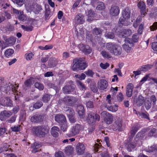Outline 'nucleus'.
Masks as SVG:
<instances>
[{"label":"nucleus","mask_w":157,"mask_h":157,"mask_svg":"<svg viewBox=\"0 0 157 157\" xmlns=\"http://www.w3.org/2000/svg\"><path fill=\"white\" fill-rule=\"evenodd\" d=\"M142 136L141 133L138 132L134 139L128 138L126 144L127 150L128 151H132L136 147H140L142 145Z\"/></svg>","instance_id":"nucleus-1"},{"label":"nucleus","mask_w":157,"mask_h":157,"mask_svg":"<svg viewBox=\"0 0 157 157\" xmlns=\"http://www.w3.org/2000/svg\"><path fill=\"white\" fill-rule=\"evenodd\" d=\"M73 63L72 69L74 71L84 70L88 66L84 57L75 58L73 59Z\"/></svg>","instance_id":"nucleus-2"},{"label":"nucleus","mask_w":157,"mask_h":157,"mask_svg":"<svg viewBox=\"0 0 157 157\" xmlns=\"http://www.w3.org/2000/svg\"><path fill=\"white\" fill-rule=\"evenodd\" d=\"M25 6L27 10L33 11L36 14L39 13L42 10L41 6L37 4L35 0H26Z\"/></svg>","instance_id":"nucleus-3"},{"label":"nucleus","mask_w":157,"mask_h":157,"mask_svg":"<svg viewBox=\"0 0 157 157\" xmlns=\"http://www.w3.org/2000/svg\"><path fill=\"white\" fill-rule=\"evenodd\" d=\"M32 131L36 136L44 137L48 134L49 129L47 126L41 125L33 127Z\"/></svg>","instance_id":"nucleus-4"},{"label":"nucleus","mask_w":157,"mask_h":157,"mask_svg":"<svg viewBox=\"0 0 157 157\" xmlns=\"http://www.w3.org/2000/svg\"><path fill=\"white\" fill-rule=\"evenodd\" d=\"M106 48L110 53L115 56L121 55L122 52L121 47L113 43H107Z\"/></svg>","instance_id":"nucleus-5"},{"label":"nucleus","mask_w":157,"mask_h":157,"mask_svg":"<svg viewBox=\"0 0 157 157\" xmlns=\"http://www.w3.org/2000/svg\"><path fill=\"white\" fill-rule=\"evenodd\" d=\"M100 116L98 114H95L92 112H90L87 113V121L90 124H94L96 120L99 121Z\"/></svg>","instance_id":"nucleus-6"},{"label":"nucleus","mask_w":157,"mask_h":157,"mask_svg":"<svg viewBox=\"0 0 157 157\" xmlns=\"http://www.w3.org/2000/svg\"><path fill=\"white\" fill-rule=\"evenodd\" d=\"M130 10L128 8H125L122 13V17L119 19V21L121 23L124 25V22L130 17Z\"/></svg>","instance_id":"nucleus-7"},{"label":"nucleus","mask_w":157,"mask_h":157,"mask_svg":"<svg viewBox=\"0 0 157 157\" xmlns=\"http://www.w3.org/2000/svg\"><path fill=\"white\" fill-rule=\"evenodd\" d=\"M101 114L103 117L104 121L107 124H111L113 121V117L111 114L106 111H103Z\"/></svg>","instance_id":"nucleus-8"},{"label":"nucleus","mask_w":157,"mask_h":157,"mask_svg":"<svg viewBox=\"0 0 157 157\" xmlns=\"http://www.w3.org/2000/svg\"><path fill=\"white\" fill-rule=\"evenodd\" d=\"M122 120L120 118H118L115 121L112 128L114 131H121L122 130Z\"/></svg>","instance_id":"nucleus-9"},{"label":"nucleus","mask_w":157,"mask_h":157,"mask_svg":"<svg viewBox=\"0 0 157 157\" xmlns=\"http://www.w3.org/2000/svg\"><path fill=\"white\" fill-rule=\"evenodd\" d=\"M0 104L6 106H12L13 105L12 101L9 98H0Z\"/></svg>","instance_id":"nucleus-10"},{"label":"nucleus","mask_w":157,"mask_h":157,"mask_svg":"<svg viewBox=\"0 0 157 157\" xmlns=\"http://www.w3.org/2000/svg\"><path fill=\"white\" fill-rule=\"evenodd\" d=\"M82 129H83V127L81 125L76 124L71 128L70 135L72 136H74L77 134L79 133L80 130Z\"/></svg>","instance_id":"nucleus-11"},{"label":"nucleus","mask_w":157,"mask_h":157,"mask_svg":"<svg viewBox=\"0 0 157 157\" xmlns=\"http://www.w3.org/2000/svg\"><path fill=\"white\" fill-rule=\"evenodd\" d=\"M108 86V82L104 79H100L98 83V86L99 89L104 90L106 89Z\"/></svg>","instance_id":"nucleus-12"},{"label":"nucleus","mask_w":157,"mask_h":157,"mask_svg":"<svg viewBox=\"0 0 157 157\" xmlns=\"http://www.w3.org/2000/svg\"><path fill=\"white\" fill-rule=\"evenodd\" d=\"M85 146L82 143H79L76 147V152L78 155H82L84 152Z\"/></svg>","instance_id":"nucleus-13"},{"label":"nucleus","mask_w":157,"mask_h":157,"mask_svg":"<svg viewBox=\"0 0 157 157\" xmlns=\"http://www.w3.org/2000/svg\"><path fill=\"white\" fill-rule=\"evenodd\" d=\"M138 6L140 9L141 16L144 17L147 14L146 11L145 3L142 1L138 3Z\"/></svg>","instance_id":"nucleus-14"},{"label":"nucleus","mask_w":157,"mask_h":157,"mask_svg":"<svg viewBox=\"0 0 157 157\" xmlns=\"http://www.w3.org/2000/svg\"><path fill=\"white\" fill-rule=\"evenodd\" d=\"M132 32V30L129 29H123L119 34V37L120 38H125L127 36H130Z\"/></svg>","instance_id":"nucleus-15"},{"label":"nucleus","mask_w":157,"mask_h":157,"mask_svg":"<svg viewBox=\"0 0 157 157\" xmlns=\"http://www.w3.org/2000/svg\"><path fill=\"white\" fill-rule=\"evenodd\" d=\"M120 10L118 6H112L109 10L110 14L113 16H117L119 13Z\"/></svg>","instance_id":"nucleus-16"},{"label":"nucleus","mask_w":157,"mask_h":157,"mask_svg":"<svg viewBox=\"0 0 157 157\" xmlns=\"http://www.w3.org/2000/svg\"><path fill=\"white\" fill-rule=\"evenodd\" d=\"M43 116L39 114H36L31 118V121L33 122H40L43 120Z\"/></svg>","instance_id":"nucleus-17"},{"label":"nucleus","mask_w":157,"mask_h":157,"mask_svg":"<svg viewBox=\"0 0 157 157\" xmlns=\"http://www.w3.org/2000/svg\"><path fill=\"white\" fill-rule=\"evenodd\" d=\"M55 120L57 122L61 124L64 123L66 121L65 117L62 114L56 115L55 117Z\"/></svg>","instance_id":"nucleus-18"},{"label":"nucleus","mask_w":157,"mask_h":157,"mask_svg":"<svg viewBox=\"0 0 157 157\" xmlns=\"http://www.w3.org/2000/svg\"><path fill=\"white\" fill-rule=\"evenodd\" d=\"M77 111L81 118H83L84 117L85 110L83 106L82 105H78L77 106Z\"/></svg>","instance_id":"nucleus-19"},{"label":"nucleus","mask_w":157,"mask_h":157,"mask_svg":"<svg viewBox=\"0 0 157 157\" xmlns=\"http://www.w3.org/2000/svg\"><path fill=\"white\" fill-rule=\"evenodd\" d=\"M133 89V85L132 83H129L127 86L126 90V94L127 97H130L132 95Z\"/></svg>","instance_id":"nucleus-20"},{"label":"nucleus","mask_w":157,"mask_h":157,"mask_svg":"<svg viewBox=\"0 0 157 157\" xmlns=\"http://www.w3.org/2000/svg\"><path fill=\"white\" fill-rule=\"evenodd\" d=\"M69 121L71 123H74L76 121V118L75 116L74 110L69 108Z\"/></svg>","instance_id":"nucleus-21"},{"label":"nucleus","mask_w":157,"mask_h":157,"mask_svg":"<svg viewBox=\"0 0 157 157\" xmlns=\"http://www.w3.org/2000/svg\"><path fill=\"white\" fill-rule=\"evenodd\" d=\"M84 16L80 14L76 15L75 18V22L77 24H82L84 22Z\"/></svg>","instance_id":"nucleus-22"},{"label":"nucleus","mask_w":157,"mask_h":157,"mask_svg":"<svg viewBox=\"0 0 157 157\" xmlns=\"http://www.w3.org/2000/svg\"><path fill=\"white\" fill-rule=\"evenodd\" d=\"M12 114V113L11 112L6 110H4L0 114V119L3 121L6 117H8L10 116Z\"/></svg>","instance_id":"nucleus-23"},{"label":"nucleus","mask_w":157,"mask_h":157,"mask_svg":"<svg viewBox=\"0 0 157 157\" xmlns=\"http://www.w3.org/2000/svg\"><path fill=\"white\" fill-rule=\"evenodd\" d=\"M32 78L30 77V78L27 79L24 83L23 86L24 89L26 90L30 88L33 85L32 83Z\"/></svg>","instance_id":"nucleus-24"},{"label":"nucleus","mask_w":157,"mask_h":157,"mask_svg":"<svg viewBox=\"0 0 157 157\" xmlns=\"http://www.w3.org/2000/svg\"><path fill=\"white\" fill-rule=\"evenodd\" d=\"M59 131V128L56 126H53L51 129V133L54 137H56L58 136V132Z\"/></svg>","instance_id":"nucleus-25"},{"label":"nucleus","mask_w":157,"mask_h":157,"mask_svg":"<svg viewBox=\"0 0 157 157\" xmlns=\"http://www.w3.org/2000/svg\"><path fill=\"white\" fill-rule=\"evenodd\" d=\"M144 101V98L141 95H140L136 99V103L137 106H140L143 104Z\"/></svg>","instance_id":"nucleus-26"},{"label":"nucleus","mask_w":157,"mask_h":157,"mask_svg":"<svg viewBox=\"0 0 157 157\" xmlns=\"http://www.w3.org/2000/svg\"><path fill=\"white\" fill-rule=\"evenodd\" d=\"M58 63V61L54 57H51L49 60L48 64L51 67H55Z\"/></svg>","instance_id":"nucleus-27"},{"label":"nucleus","mask_w":157,"mask_h":157,"mask_svg":"<svg viewBox=\"0 0 157 157\" xmlns=\"http://www.w3.org/2000/svg\"><path fill=\"white\" fill-rule=\"evenodd\" d=\"M42 146V145L40 143L38 142H35L32 145V147L33 149L32 151L33 153H36L38 151L37 149L40 147Z\"/></svg>","instance_id":"nucleus-28"},{"label":"nucleus","mask_w":157,"mask_h":157,"mask_svg":"<svg viewBox=\"0 0 157 157\" xmlns=\"http://www.w3.org/2000/svg\"><path fill=\"white\" fill-rule=\"evenodd\" d=\"M138 129V127L137 126L133 127L131 129L130 135H129L128 138H132V139H133L134 136L136 133L137 132Z\"/></svg>","instance_id":"nucleus-29"},{"label":"nucleus","mask_w":157,"mask_h":157,"mask_svg":"<svg viewBox=\"0 0 157 157\" xmlns=\"http://www.w3.org/2000/svg\"><path fill=\"white\" fill-rule=\"evenodd\" d=\"M103 31V30L100 28L95 27L93 29L92 32L94 35L100 36L102 34Z\"/></svg>","instance_id":"nucleus-30"},{"label":"nucleus","mask_w":157,"mask_h":157,"mask_svg":"<svg viewBox=\"0 0 157 157\" xmlns=\"http://www.w3.org/2000/svg\"><path fill=\"white\" fill-rule=\"evenodd\" d=\"M75 33L77 36H83L84 33L83 29L76 27Z\"/></svg>","instance_id":"nucleus-31"},{"label":"nucleus","mask_w":157,"mask_h":157,"mask_svg":"<svg viewBox=\"0 0 157 157\" xmlns=\"http://www.w3.org/2000/svg\"><path fill=\"white\" fill-rule=\"evenodd\" d=\"M76 86L73 84L72 81H69V92H73V94H76Z\"/></svg>","instance_id":"nucleus-32"},{"label":"nucleus","mask_w":157,"mask_h":157,"mask_svg":"<svg viewBox=\"0 0 157 157\" xmlns=\"http://www.w3.org/2000/svg\"><path fill=\"white\" fill-rule=\"evenodd\" d=\"M88 13V19L87 20L89 21L93 20H94L93 18L95 16V13L91 10H89Z\"/></svg>","instance_id":"nucleus-33"},{"label":"nucleus","mask_w":157,"mask_h":157,"mask_svg":"<svg viewBox=\"0 0 157 157\" xmlns=\"http://www.w3.org/2000/svg\"><path fill=\"white\" fill-rule=\"evenodd\" d=\"M90 88L91 90L94 93H96L98 89L96 86V83L94 82H92L90 85Z\"/></svg>","instance_id":"nucleus-34"},{"label":"nucleus","mask_w":157,"mask_h":157,"mask_svg":"<svg viewBox=\"0 0 157 157\" xmlns=\"http://www.w3.org/2000/svg\"><path fill=\"white\" fill-rule=\"evenodd\" d=\"M152 66V65L148 64L143 65L140 68V70L142 71H147L151 69Z\"/></svg>","instance_id":"nucleus-35"},{"label":"nucleus","mask_w":157,"mask_h":157,"mask_svg":"<svg viewBox=\"0 0 157 157\" xmlns=\"http://www.w3.org/2000/svg\"><path fill=\"white\" fill-rule=\"evenodd\" d=\"M82 51L85 54L87 55L91 53L92 49L88 45H86L82 49Z\"/></svg>","instance_id":"nucleus-36"},{"label":"nucleus","mask_w":157,"mask_h":157,"mask_svg":"<svg viewBox=\"0 0 157 157\" xmlns=\"http://www.w3.org/2000/svg\"><path fill=\"white\" fill-rule=\"evenodd\" d=\"M77 101L76 98L75 97H71L69 98V105L74 106L76 105V103Z\"/></svg>","instance_id":"nucleus-37"},{"label":"nucleus","mask_w":157,"mask_h":157,"mask_svg":"<svg viewBox=\"0 0 157 157\" xmlns=\"http://www.w3.org/2000/svg\"><path fill=\"white\" fill-rule=\"evenodd\" d=\"M132 46L129 45H126V44L122 45L123 48L127 52H130L132 51Z\"/></svg>","instance_id":"nucleus-38"},{"label":"nucleus","mask_w":157,"mask_h":157,"mask_svg":"<svg viewBox=\"0 0 157 157\" xmlns=\"http://www.w3.org/2000/svg\"><path fill=\"white\" fill-rule=\"evenodd\" d=\"M146 151L148 152H157V144L148 147V151Z\"/></svg>","instance_id":"nucleus-39"},{"label":"nucleus","mask_w":157,"mask_h":157,"mask_svg":"<svg viewBox=\"0 0 157 157\" xmlns=\"http://www.w3.org/2000/svg\"><path fill=\"white\" fill-rule=\"evenodd\" d=\"M16 40L15 38L11 36L8 38L7 41V43L8 44L13 45L15 43Z\"/></svg>","instance_id":"nucleus-40"},{"label":"nucleus","mask_w":157,"mask_h":157,"mask_svg":"<svg viewBox=\"0 0 157 157\" xmlns=\"http://www.w3.org/2000/svg\"><path fill=\"white\" fill-rule=\"evenodd\" d=\"M17 17L19 20L23 21H24L26 19V17L23 14V12L22 11L20 12V14L17 16Z\"/></svg>","instance_id":"nucleus-41"},{"label":"nucleus","mask_w":157,"mask_h":157,"mask_svg":"<svg viewBox=\"0 0 157 157\" xmlns=\"http://www.w3.org/2000/svg\"><path fill=\"white\" fill-rule=\"evenodd\" d=\"M105 36L107 38L113 39L115 37V35L113 33L109 32L106 33Z\"/></svg>","instance_id":"nucleus-42"},{"label":"nucleus","mask_w":157,"mask_h":157,"mask_svg":"<svg viewBox=\"0 0 157 157\" xmlns=\"http://www.w3.org/2000/svg\"><path fill=\"white\" fill-rule=\"evenodd\" d=\"M21 27L24 30L27 31H31L33 29V26L31 25L25 26L23 25H22Z\"/></svg>","instance_id":"nucleus-43"},{"label":"nucleus","mask_w":157,"mask_h":157,"mask_svg":"<svg viewBox=\"0 0 157 157\" xmlns=\"http://www.w3.org/2000/svg\"><path fill=\"white\" fill-rule=\"evenodd\" d=\"M50 99V95L48 94H44L42 98V101L44 102H48Z\"/></svg>","instance_id":"nucleus-44"},{"label":"nucleus","mask_w":157,"mask_h":157,"mask_svg":"<svg viewBox=\"0 0 157 157\" xmlns=\"http://www.w3.org/2000/svg\"><path fill=\"white\" fill-rule=\"evenodd\" d=\"M77 84L80 89L82 90L83 89L85 90L86 88V87L85 85L80 81H77Z\"/></svg>","instance_id":"nucleus-45"},{"label":"nucleus","mask_w":157,"mask_h":157,"mask_svg":"<svg viewBox=\"0 0 157 157\" xmlns=\"http://www.w3.org/2000/svg\"><path fill=\"white\" fill-rule=\"evenodd\" d=\"M14 52V51L11 49H8L6 50L5 53L6 56L8 57L11 56Z\"/></svg>","instance_id":"nucleus-46"},{"label":"nucleus","mask_w":157,"mask_h":157,"mask_svg":"<svg viewBox=\"0 0 157 157\" xmlns=\"http://www.w3.org/2000/svg\"><path fill=\"white\" fill-rule=\"evenodd\" d=\"M43 105L41 101H37L33 105V107L36 109H39Z\"/></svg>","instance_id":"nucleus-47"},{"label":"nucleus","mask_w":157,"mask_h":157,"mask_svg":"<svg viewBox=\"0 0 157 157\" xmlns=\"http://www.w3.org/2000/svg\"><path fill=\"white\" fill-rule=\"evenodd\" d=\"M50 15V10L49 8H46L45 13V19H48Z\"/></svg>","instance_id":"nucleus-48"},{"label":"nucleus","mask_w":157,"mask_h":157,"mask_svg":"<svg viewBox=\"0 0 157 157\" xmlns=\"http://www.w3.org/2000/svg\"><path fill=\"white\" fill-rule=\"evenodd\" d=\"M156 131V129L155 128H152L149 132L148 134V136L151 137L153 136H155L156 135H155V134Z\"/></svg>","instance_id":"nucleus-49"},{"label":"nucleus","mask_w":157,"mask_h":157,"mask_svg":"<svg viewBox=\"0 0 157 157\" xmlns=\"http://www.w3.org/2000/svg\"><path fill=\"white\" fill-rule=\"evenodd\" d=\"M6 129L5 128H0V136L3 137L7 134L6 133Z\"/></svg>","instance_id":"nucleus-50"},{"label":"nucleus","mask_w":157,"mask_h":157,"mask_svg":"<svg viewBox=\"0 0 157 157\" xmlns=\"http://www.w3.org/2000/svg\"><path fill=\"white\" fill-rule=\"evenodd\" d=\"M25 0H12L13 2L18 5L22 6L24 3Z\"/></svg>","instance_id":"nucleus-51"},{"label":"nucleus","mask_w":157,"mask_h":157,"mask_svg":"<svg viewBox=\"0 0 157 157\" xmlns=\"http://www.w3.org/2000/svg\"><path fill=\"white\" fill-rule=\"evenodd\" d=\"M35 86L40 90H43L44 89L43 85L40 82H36L35 84Z\"/></svg>","instance_id":"nucleus-52"},{"label":"nucleus","mask_w":157,"mask_h":157,"mask_svg":"<svg viewBox=\"0 0 157 157\" xmlns=\"http://www.w3.org/2000/svg\"><path fill=\"white\" fill-rule=\"evenodd\" d=\"M105 8L104 4L103 2H99L96 7V9L99 10H101Z\"/></svg>","instance_id":"nucleus-53"},{"label":"nucleus","mask_w":157,"mask_h":157,"mask_svg":"<svg viewBox=\"0 0 157 157\" xmlns=\"http://www.w3.org/2000/svg\"><path fill=\"white\" fill-rule=\"evenodd\" d=\"M85 74L88 76L90 77H93L94 73L92 71V70H88L87 71H86L85 72Z\"/></svg>","instance_id":"nucleus-54"},{"label":"nucleus","mask_w":157,"mask_h":157,"mask_svg":"<svg viewBox=\"0 0 157 157\" xmlns=\"http://www.w3.org/2000/svg\"><path fill=\"white\" fill-rule=\"evenodd\" d=\"M20 126L19 125L14 126L11 128V130L15 132L20 131Z\"/></svg>","instance_id":"nucleus-55"},{"label":"nucleus","mask_w":157,"mask_h":157,"mask_svg":"<svg viewBox=\"0 0 157 157\" xmlns=\"http://www.w3.org/2000/svg\"><path fill=\"white\" fill-rule=\"evenodd\" d=\"M124 41L125 42L124 44H126V45H129L131 46H132V42L130 39L127 37L125 39Z\"/></svg>","instance_id":"nucleus-56"},{"label":"nucleus","mask_w":157,"mask_h":157,"mask_svg":"<svg viewBox=\"0 0 157 157\" xmlns=\"http://www.w3.org/2000/svg\"><path fill=\"white\" fill-rule=\"evenodd\" d=\"M101 54L103 57L106 58H110L111 57V56L109 54V53L105 51H102L101 52Z\"/></svg>","instance_id":"nucleus-57"},{"label":"nucleus","mask_w":157,"mask_h":157,"mask_svg":"<svg viewBox=\"0 0 157 157\" xmlns=\"http://www.w3.org/2000/svg\"><path fill=\"white\" fill-rule=\"evenodd\" d=\"M34 56L32 53L31 52L25 54L26 59L27 60H31Z\"/></svg>","instance_id":"nucleus-58"},{"label":"nucleus","mask_w":157,"mask_h":157,"mask_svg":"<svg viewBox=\"0 0 157 157\" xmlns=\"http://www.w3.org/2000/svg\"><path fill=\"white\" fill-rule=\"evenodd\" d=\"M97 0H84L83 4H85L86 5H89L91 3H92L97 2Z\"/></svg>","instance_id":"nucleus-59"},{"label":"nucleus","mask_w":157,"mask_h":157,"mask_svg":"<svg viewBox=\"0 0 157 157\" xmlns=\"http://www.w3.org/2000/svg\"><path fill=\"white\" fill-rule=\"evenodd\" d=\"M151 102L149 100H147L145 103V106L147 110L151 107Z\"/></svg>","instance_id":"nucleus-60"},{"label":"nucleus","mask_w":157,"mask_h":157,"mask_svg":"<svg viewBox=\"0 0 157 157\" xmlns=\"http://www.w3.org/2000/svg\"><path fill=\"white\" fill-rule=\"evenodd\" d=\"M109 66V64L108 63H101L100 64V67L103 69H106Z\"/></svg>","instance_id":"nucleus-61"},{"label":"nucleus","mask_w":157,"mask_h":157,"mask_svg":"<svg viewBox=\"0 0 157 157\" xmlns=\"http://www.w3.org/2000/svg\"><path fill=\"white\" fill-rule=\"evenodd\" d=\"M143 29V24H141L139 26V29L138 30V33L140 35L142 33Z\"/></svg>","instance_id":"nucleus-62"},{"label":"nucleus","mask_w":157,"mask_h":157,"mask_svg":"<svg viewBox=\"0 0 157 157\" xmlns=\"http://www.w3.org/2000/svg\"><path fill=\"white\" fill-rule=\"evenodd\" d=\"M151 31H154L157 29V22H154L153 25L150 27Z\"/></svg>","instance_id":"nucleus-63"},{"label":"nucleus","mask_w":157,"mask_h":157,"mask_svg":"<svg viewBox=\"0 0 157 157\" xmlns=\"http://www.w3.org/2000/svg\"><path fill=\"white\" fill-rule=\"evenodd\" d=\"M151 47L154 51H157V42H154L152 43Z\"/></svg>","instance_id":"nucleus-64"}]
</instances>
